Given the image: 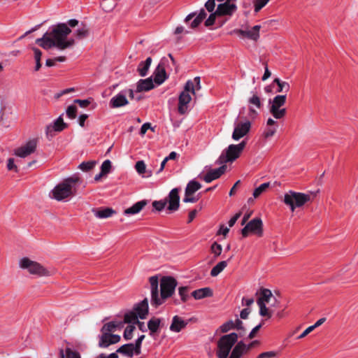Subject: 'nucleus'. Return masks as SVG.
<instances>
[{
  "instance_id": "1",
  "label": "nucleus",
  "mask_w": 358,
  "mask_h": 358,
  "mask_svg": "<svg viewBox=\"0 0 358 358\" xmlns=\"http://www.w3.org/2000/svg\"><path fill=\"white\" fill-rule=\"evenodd\" d=\"M151 292V304L155 307L162 305L166 299L170 298L175 292L178 285L177 280L172 276H163L160 282V294L159 293V279L157 275L149 278Z\"/></svg>"
},
{
  "instance_id": "2",
  "label": "nucleus",
  "mask_w": 358,
  "mask_h": 358,
  "mask_svg": "<svg viewBox=\"0 0 358 358\" xmlns=\"http://www.w3.org/2000/svg\"><path fill=\"white\" fill-rule=\"evenodd\" d=\"M71 32V29L65 23H59L52 27L50 31H47L43 36L36 40V43L45 50H49L53 47L58 48V44L66 39Z\"/></svg>"
},
{
  "instance_id": "3",
  "label": "nucleus",
  "mask_w": 358,
  "mask_h": 358,
  "mask_svg": "<svg viewBox=\"0 0 358 358\" xmlns=\"http://www.w3.org/2000/svg\"><path fill=\"white\" fill-rule=\"evenodd\" d=\"M317 192L304 194L294 191H289L284 196V203L290 208L293 212L296 208H301L308 201H311L315 196Z\"/></svg>"
},
{
  "instance_id": "4",
  "label": "nucleus",
  "mask_w": 358,
  "mask_h": 358,
  "mask_svg": "<svg viewBox=\"0 0 358 358\" xmlns=\"http://www.w3.org/2000/svg\"><path fill=\"white\" fill-rule=\"evenodd\" d=\"M80 181L78 176H73L65 179L57 185L52 191V196L57 201H62L73 194V186Z\"/></svg>"
},
{
  "instance_id": "5",
  "label": "nucleus",
  "mask_w": 358,
  "mask_h": 358,
  "mask_svg": "<svg viewBox=\"0 0 358 358\" xmlns=\"http://www.w3.org/2000/svg\"><path fill=\"white\" fill-rule=\"evenodd\" d=\"M238 334L231 333L220 337L217 341V350L216 352L218 358H227L229 352L238 341Z\"/></svg>"
},
{
  "instance_id": "6",
  "label": "nucleus",
  "mask_w": 358,
  "mask_h": 358,
  "mask_svg": "<svg viewBox=\"0 0 358 358\" xmlns=\"http://www.w3.org/2000/svg\"><path fill=\"white\" fill-rule=\"evenodd\" d=\"M285 103L286 94L277 95L273 100H269V112L274 118L280 120L285 116L287 110L285 108H282Z\"/></svg>"
},
{
  "instance_id": "7",
  "label": "nucleus",
  "mask_w": 358,
  "mask_h": 358,
  "mask_svg": "<svg viewBox=\"0 0 358 358\" xmlns=\"http://www.w3.org/2000/svg\"><path fill=\"white\" fill-rule=\"evenodd\" d=\"M190 93L194 94V83L188 80L184 87V90L180 93L178 98V113L181 115L185 114L187 110V105L192 100Z\"/></svg>"
},
{
  "instance_id": "8",
  "label": "nucleus",
  "mask_w": 358,
  "mask_h": 358,
  "mask_svg": "<svg viewBox=\"0 0 358 358\" xmlns=\"http://www.w3.org/2000/svg\"><path fill=\"white\" fill-rule=\"evenodd\" d=\"M20 266L22 268H27L31 274H36L41 276H49L54 273L53 270L49 271L44 268L38 262L30 260L24 257L20 260Z\"/></svg>"
},
{
  "instance_id": "9",
  "label": "nucleus",
  "mask_w": 358,
  "mask_h": 358,
  "mask_svg": "<svg viewBox=\"0 0 358 358\" xmlns=\"http://www.w3.org/2000/svg\"><path fill=\"white\" fill-rule=\"evenodd\" d=\"M250 232L257 234L258 236L263 235V222L260 218L252 219L241 230V234L244 238L247 237Z\"/></svg>"
},
{
  "instance_id": "10",
  "label": "nucleus",
  "mask_w": 358,
  "mask_h": 358,
  "mask_svg": "<svg viewBox=\"0 0 358 358\" xmlns=\"http://www.w3.org/2000/svg\"><path fill=\"white\" fill-rule=\"evenodd\" d=\"M37 147V140L29 141L24 145L15 150V155L17 157L24 158L34 153Z\"/></svg>"
},
{
  "instance_id": "11",
  "label": "nucleus",
  "mask_w": 358,
  "mask_h": 358,
  "mask_svg": "<svg viewBox=\"0 0 358 358\" xmlns=\"http://www.w3.org/2000/svg\"><path fill=\"white\" fill-rule=\"evenodd\" d=\"M250 128L251 123L248 120L237 123L232 134V138L234 141H238L250 131Z\"/></svg>"
},
{
  "instance_id": "12",
  "label": "nucleus",
  "mask_w": 358,
  "mask_h": 358,
  "mask_svg": "<svg viewBox=\"0 0 358 358\" xmlns=\"http://www.w3.org/2000/svg\"><path fill=\"white\" fill-rule=\"evenodd\" d=\"M179 188H173L169 192L167 198L165 199L167 200V203H169V206L167 210L170 212H174L178 210L180 206V196H179Z\"/></svg>"
},
{
  "instance_id": "13",
  "label": "nucleus",
  "mask_w": 358,
  "mask_h": 358,
  "mask_svg": "<svg viewBox=\"0 0 358 358\" xmlns=\"http://www.w3.org/2000/svg\"><path fill=\"white\" fill-rule=\"evenodd\" d=\"M120 339V336L117 334L104 333L99 336V346L106 348L110 345L117 343Z\"/></svg>"
},
{
  "instance_id": "14",
  "label": "nucleus",
  "mask_w": 358,
  "mask_h": 358,
  "mask_svg": "<svg viewBox=\"0 0 358 358\" xmlns=\"http://www.w3.org/2000/svg\"><path fill=\"white\" fill-rule=\"evenodd\" d=\"M260 28V25H255L250 30L234 29L231 32V34H236L240 36L246 37L253 41H257L259 38Z\"/></svg>"
},
{
  "instance_id": "15",
  "label": "nucleus",
  "mask_w": 358,
  "mask_h": 358,
  "mask_svg": "<svg viewBox=\"0 0 358 358\" xmlns=\"http://www.w3.org/2000/svg\"><path fill=\"white\" fill-rule=\"evenodd\" d=\"M63 115H61L52 124L47 126L46 134L48 136H53V131L60 132L67 127V124L64 122Z\"/></svg>"
},
{
  "instance_id": "16",
  "label": "nucleus",
  "mask_w": 358,
  "mask_h": 358,
  "mask_svg": "<svg viewBox=\"0 0 358 358\" xmlns=\"http://www.w3.org/2000/svg\"><path fill=\"white\" fill-rule=\"evenodd\" d=\"M133 311L137 315V316L143 320L146 317L148 314V300L145 298L140 303H136L133 308Z\"/></svg>"
},
{
  "instance_id": "17",
  "label": "nucleus",
  "mask_w": 358,
  "mask_h": 358,
  "mask_svg": "<svg viewBox=\"0 0 358 358\" xmlns=\"http://www.w3.org/2000/svg\"><path fill=\"white\" fill-rule=\"evenodd\" d=\"M231 1H225L223 3H220L217 8V14L218 16L222 15H231L236 10V6L234 3H231Z\"/></svg>"
},
{
  "instance_id": "18",
  "label": "nucleus",
  "mask_w": 358,
  "mask_h": 358,
  "mask_svg": "<svg viewBox=\"0 0 358 358\" xmlns=\"http://www.w3.org/2000/svg\"><path fill=\"white\" fill-rule=\"evenodd\" d=\"M129 103V101L125 96V93L121 91L120 93L114 96L110 100V106L113 108H117L127 106Z\"/></svg>"
},
{
  "instance_id": "19",
  "label": "nucleus",
  "mask_w": 358,
  "mask_h": 358,
  "mask_svg": "<svg viewBox=\"0 0 358 358\" xmlns=\"http://www.w3.org/2000/svg\"><path fill=\"white\" fill-rule=\"evenodd\" d=\"M154 80L156 84H162L168 78L164 64L160 62L156 67L154 73Z\"/></svg>"
},
{
  "instance_id": "20",
  "label": "nucleus",
  "mask_w": 358,
  "mask_h": 358,
  "mask_svg": "<svg viewBox=\"0 0 358 358\" xmlns=\"http://www.w3.org/2000/svg\"><path fill=\"white\" fill-rule=\"evenodd\" d=\"M226 169V165H222L217 169H212L206 174L203 180L206 182L209 183L213 180L219 178L224 173Z\"/></svg>"
},
{
  "instance_id": "21",
  "label": "nucleus",
  "mask_w": 358,
  "mask_h": 358,
  "mask_svg": "<svg viewBox=\"0 0 358 358\" xmlns=\"http://www.w3.org/2000/svg\"><path fill=\"white\" fill-rule=\"evenodd\" d=\"M154 88V84L152 78L141 79L137 84L136 92L149 91Z\"/></svg>"
},
{
  "instance_id": "22",
  "label": "nucleus",
  "mask_w": 358,
  "mask_h": 358,
  "mask_svg": "<svg viewBox=\"0 0 358 358\" xmlns=\"http://www.w3.org/2000/svg\"><path fill=\"white\" fill-rule=\"evenodd\" d=\"M187 323L182 320L178 315L173 317L172 323L170 326V330L174 332H180L183 328L186 327Z\"/></svg>"
},
{
  "instance_id": "23",
  "label": "nucleus",
  "mask_w": 358,
  "mask_h": 358,
  "mask_svg": "<svg viewBox=\"0 0 358 358\" xmlns=\"http://www.w3.org/2000/svg\"><path fill=\"white\" fill-rule=\"evenodd\" d=\"M245 353H247L245 344L243 341H240L235 345L229 358H241Z\"/></svg>"
},
{
  "instance_id": "24",
  "label": "nucleus",
  "mask_w": 358,
  "mask_h": 358,
  "mask_svg": "<svg viewBox=\"0 0 358 358\" xmlns=\"http://www.w3.org/2000/svg\"><path fill=\"white\" fill-rule=\"evenodd\" d=\"M192 296L196 300L213 296V291L209 287L201 288L192 292Z\"/></svg>"
},
{
  "instance_id": "25",
  "label": "nucleus",
  "mask_w": 358,
  "mask_h": 358,
  "mask_svg": "<svg viewBox=\"0 0 358 358\" xmlns=\"http://www.w3.org/2000/svg\"><path fill=\"white\" fill-rule=\"evenodd\" d=\"M148 203L146 200H141L140 201L136 202L130 208H127L124 210V214L126 215H134L138 213Z\"/></svg>"
},
{
  "instance_id": "26",
  "label": "nucleus",
  "mask_w": 358,
  "mask_h": 358,
  "mask_svg": "<svg viewBox=\"0 0 358 358\" xmlns=\"http://www.w3.org/2000/svg\"><path fill=\"white\" fill-rule=\"evenodd\" d=\"M152 61V60L151 57H148L145 61L141 62L139 64L137 68V71L141 77H145L147 76Z\"/></svg>"
},
{
  "instance_id": "27",
  "label": "nucleus",
  "mask_w": 358,
  "mask_h": 358,
  "mask_svg": "<svg viewBox=\"0 0 358 358\" xmlns=\"http://www.w3.org/2000/svg\"><path fill=\"white\" fill-rule=\"evenodd\" d=\"M225 152L228 156V160H231V162L236 160L241 155V152L234 144L229 145L225 150Z\"/></svg>"
},
{
  "instance_id": "28",
  "label": "nucleus",
  "mask_w": 358,
  "mask_h": 358,
  "mask_svg": "<svg viewBox=\"0 0 358 358\" xmlns=\"http://www.w3.org/2000/svg\"><path fill=\"white\" fill-rule=\"evenodd\" d=\"M201 187V185L195 180L189 181L187 187L185 188V194L186 196H189L190 194H194L196 191H198Z\"/></svg>"
},
{
  "instance_id": "29",
  "label": "nucleus",
  "mask_w": 358,
  "mask_h": 358,
  "mask_svg": "<svg viewBox=\"0 0 358 358\" xmlns=\"http://www.w3.org/2000/svg\"><path fill=\"white\" fill-rule=\"evenodd\" d=\"M94 212L96 217L101 219L110 217L115 213V211L110 208L94 210Z\"/></svg>"
},
{
  "instance_id": "30",
  "label": "nucleus",
  "mask_w": 358,
  "mask_h": 358,
  "mask_svg": "<svg viewBox=\"0 0 358 358\" xmlns=\"http://www.w3.org/2000/svg\"><path fill=\"white\" fill-rule=\"evenodd\" d=\"M259 295L260 296L257 301H262L264 304L269 303L270 299L273 296L271 291L266 288H262L260 289Z\"/></svg>"
},
{
  "instance_id": "31",
  "label": "nucleus",
  "mask_w": 358,
  "mask_h": 358,
  "mask_svg": "<svg viewBox=\"0 0 358 358\" xmlns=\"http://www.w3.org/2000/svg\"><path fill=\"white\" fill-rule=\"evenodd\" d=\"M59 358H80L79 352L66 348L65 351L63 349L59 350Z\"/></svg>"
},
{
  "instance_id": "32",
  "label": "nucleus",
  "mask_w": 358,
  "mask_h": 358,
  "mask_svg": "<svg viewBox=\"0 0 358 358\" xmlns=\"http://www.w3.org/2000/svg\"><path fill=\"white\" fill-rule=\"evenodd\" d=\"M133 348H134L133 343L124 344V345H122L121 347H120L116 350V352L124 355L129 357H133Z\"/></svg>"
},
{
  "instance_id": "33",
  "label": "nucleus",
  "mask_w": 358,
  "mask_h": 358,
  "mask_svg": "<svg viewBox=\"0 0 358 358\" xmlns=\"http://www.w3.org/2000/svg\"><path fill=\"white\" fill-rule=\"evenodd\" d=\"M277 84L278 88L276 90L277 93L287 92L289 90V84L287 82L282 81L280 78H275L273 81V84Z\"/></svg>"
},
{
  "instance_id": "34",
  "label": "nucleus",
  "mask_w": 358,
  "mask_h": 358,
  "mask_svg": "<svg viewBox=\"0 0 358 358\" xmlns=\"http://www.w3.org/2000/svg\"><path fill=\"white\" fill-rule=\"evenodd\" d=\"M120 323H116L115 322H110L105 324L102 328L101 329V334L104 333L112 334L114 332L117 328L120 327Z\"/></svg>"
},
{
  "instance_id": "35",
  "label": "nucleus",
  "mask_w": 358,
  "mask_h": 358,
  "mask_svg": "<svg viewBox=\"0 0 358 358\" xmlns=\"http://www.w3.org/2000/svg\"><path fill=\"white\" fill-rule=\"evenodd\" d=\"M227 266V261L220 262L217 265H215L210 271V275L213 277H215L218 275Z\"/></svg>"
},
{
  "instance_id": "36",
  "label": "nucleus",
  "mask_w": 358,
  "mask_h": 358,
  "mask_svg": "<svg viewBox=\"0 0 358 358\" xmlns=\"http://www.w3.org/2000/svg\"><path fill=\"white\" fill-rule=\"evenodd\" d=\"M161 323L159 318L152 317L148 322V328L150 331V334L155 333L158 331Z\"/></svg>"
},
{
  "instance_id": "37",
  "label": "nucleus",
  "mask_w": 358,
  "mask_h": 358,
  "mask_svg": "<svg viewBox=\"0 0 358 358\" xmlns=\"http://www.w3.org/2000/svg\"><path fill=\"white\" fill-rule=\"evenodd\" d=\"M257 303L259 308V315L262 317L271 318L273 313L272 310H269V308L266 307V305L262 301H257Z\"/></svg>"
},
{
  "instance_id": "38",
  "label": "nucleus",
  "mask_w": 358,
  "mask_h": 358,
  "mask_svg": "<svg viewBox=\"0 0 358 358\" xmlns=\"http://www.w3.org/2000/svg\"><path fill=\"white\" fill-rule=\"evenodd\" d=\"M190 287L188 286H182L178 288V294L180 296L181 301L182 302H186L189 298V291Z\"/></svg>"
},
{
  "instance_id": "39",
  "label": "nucleus",
  "mask_w": 358,
  "mask_h": 358,
  "mask_svg": "<svg viewBox=\"0 0 358 358\" xmlns=\"http://www.w3.org/2000/svg\"><path fill=\"white\" fill-rule=\"evenodd\" d=\"M89 32V28L85 24H83L82 27L76 31L75 34L78 39H83L88 36Z\"/></svg>"
},
{
  "instance_id": "40",
  "label": "nucleus",
  "mask_w": 358,
  "mask_h": 358,
  "mask_svg": "<svg viewBox=\"0 0 358 358\" xmlns=\"http://www.w3.org/2000/svg\"><path fill=\"white\" fill-rule=\"evenodd\" d=\"M32 50L34 52V59L36 61L35 71H38L41 67V59L42 52L37 48H32Z\"/></svg>"
},
{
  "instance_id": "41",
  "label": "nucleus",
  "mask_w": 358,
  "mask_h": 358,
  "mask_svg": "<svg viewBox=\"0 0 358 358\" xmlns=\"http://www.w3.org/2000/svg\"><path fill=\"white\" fill-rule=\"evenodd\" d=\"M138 317L137 315L134 311H131L124 315V322L127 324H135L138 322Z\"/></svg>"
},
{
  "instance_id": "42",
  "label": "nucleus",
  "mask_w": 358,
  "mask_h": 358,
  "mask_svg": "<svg viewBox=\"0 0 358 358\" xmlns=\"http://www.w3.org/2000/svg\"><path fill=\"white\" fill-rule=\"evenodd\" d=\"M248 103L255 106L257 108L260 109L262 107V103L260 97L255 93L248 99Z\"/></svg>"
},
{
  "instance_id": "43",
  "label": "nucleus",
  "mask_w": 358,
  "mask_h": 358,
  "mask_svg": "<svg viewBox=\"0 0 358 358\" xmlns=\"http://www.w3.org/2000/svg\"><path fill=\"white\" fill-rule=\"evenodd\" d=\"M96 164V162L94 160L83 162L79 165V168L83 171H89L92 170Z\"/></svg>"
},
{
  "instance_id": "44",
  "label": "nucleus",
  "mask_w": 358,
  "mask_h": 358,
  "mask_svg": "<svg viewBox=\"0 0 358 358\" xmlns=\"http://www.w3.org/2000/svg\"><path fill=\"white\" fill-rule=\"evenodd\" d=\"M269 182H265L260 185L254 190L253 196L255 198H257L258 196H259L269 187Z\"/></svg>"
},
{
  "instance_id": "45",
  "label": "nucleus",
  "mask_w": 358,
  "mask_h": 358,
  "mask_svg": "<svg viewBox=\"0 0 358 358\" xmlns=\"http://www.w3.org/2000/svg\"><path fill=\"white\" fill-rule=\"evenodd\" d=\"M136 327L134 325H129L124 331V338L127 341L131 340L133 337V332Z\"/></svg>"
},
{
  "instance_id": "46",
  "label": "nucleus",
  "mask_w": 358,
  "mask_h": 358,
  "mask_svg": "<svg viewBox=\"0 0 358 358\" xmlns=\"http://www.w3.org/2000/svg\"><path fill=\"white\" fill-rule=\"evenodd\" d=\"M66 115L70 119H75L77 115V107L75 105L69 106L66 110Z\"/></svg>"
},
{
  "instance_id": "47",
  "label": "nucleus",
  "mask_w": 358,
  "mask_h": 358,
  "mask_svg": "<svg viewBox=\"0 0 358 358\" xmlns=\"http://www.w3.org/2000/svg\"><path fill=\"white\" fill-rule=\"evenodd\" d=\"M167 204V200L154 201L152 202V206L157 210L162 211Z\"/></svg>"
},
{
  "instance_id": "48",
  "label": "nucleus",
  "mask_w": 358,
  "mask_h": 358,
  "mask_svg": "<svg viewBox=\"0 0 358 358\" xmlns=\"http://www.w3.org/2000/svg\"><path fill=\"white\" fill-rule=\"evenodd\" d=\"M234 321L229 320L227 322L224 323L222 326H220V329L222 333H226L230 331L231 329H234Z\"/></svg>"
},
{
  "instance_id": "49",
  "label": "nucleus",
  "mask_w": 358,
  "mask_h": 358,
  "mask_svg": "<svg viewBox=\"0 0 358 358\" xmlns=\"http://www.w3.org/2000/svg\"><path fill=\"white\" fill-rule=\"evenodd\" d=\"M75 43V41L74 39L73 38H71L68 41H66V39L62 42V43H59L58 44V49L59 50H65L69 47H71L74 45Z\"/></svg>"
},
{
  "instance_id": "50",
  "label": "nucleus",
  "mask_w": 358,
  "mask_h": 358,
  "mask_svg": "<svg viewBox=\"0 0 358 358\" xmlns=\"http://www.w3.org/2000/svg\"><path fill=\"white\" fill-rule=\"evenodd\" d=\"M111 169V162L109 159L105 160L101 166V171L105 175L110 173Z\"/></svg>"
},
{
  "instance_id": "51",
  "label": "nucleus",
  "mask_w": 358,
  "mask_h": 358,
  "mask_svg": "<svg viewBox=\"0 0 358 358\" xmlns=\"http://www.w3.org/2000/svg\"><path fill=\"white\" fill-rule=\"evenodd\" d=\"M136 171L142 175L146 173V165L143 161H138L135 165Z\"/></svg>"
},
{
  "instance_id": "52",
  "label": "nucleus",
  "mask_w": 358,
  "mask_h": 358,
  "mask_svg": "<svg viewBox=\"0 0 358 358\" xmlns=\"http://www.w3.org/2000/svg\"><path fill=\"white\" fill-rule=\"evenodd\" d=\"M222 250V247L220 244H218L216 242H214L211 245V251L215 255V257H218L221 255Z\"/></svg>"
},
{
  "instance_id": "53",
  "label": "nucleus",
  "mask_w": 358,
  "mask_h": 358,
  "mask_svg": "<svg viewBox=\"0 0 358 358\" xmlns=\"http://www.w3.org/2000/svg\"><path fill=\"white\" fill-rule=\"evenodd\" d=\"M268 1L269 0H256L255 1V12L258 13Z\"/></svg>"
},
{
  "instance_id": "54",
  "label": "nucleus",
  "mask_w": 358,
  "mask_h": 358,
  "mask_svg": "<svg viewBox=\"0 0 358 358\" xmlns=\"http://www.w3.org/2000/svg\"><path fill=\"white\" fill-rule=\"evenodd\" d=\"M275 132H276L275 127H267L263 133V136L265 138H268L273 136L275 134Z\"/></svg>"
},
{
  "instance_id": "55",
  "label": "nucleus",
  "mask_w": 358,
  "mask_h": 358,
  "mask_svg": "<svg viewBox=\"0 0 358 358\" xmlns=\"http://www.w3.org/2000/svg\"><path fill=\"white\" fill-rule=\"evenodd\" d=\"M216 16H218V14H217V11L215 10V12L211 13L208 19L205 21V26L210 27L214 24Z\"/></svg>"
},
{
  "instance_id": "56",
  "label": "nucleus",
  "mask_w": 358,
  "mask_h": 358,
  "mask_svg": "<svg viewBox=\"0 0 358 358\" xmlns=\"http://www.w3.org/2000/svg\"><path fill=\"white\" fill-rule=\"evenodd\" d=\"M199 199V196H194V194H190L189 196H186V194H185V196H184L182 201L185 203H196Z\"/></svg>"
},
{
  "instance_id": "57",
  "label": "nucleus",
  "mask_w": 358,
  "mask_h": 358,
  "mask_svg": "<svg viewBox=\"0 0 358 358\" xmlns=\"http://www.w3.org/2000/svg\"><path fill=\"white\" fill-rule=\"evenodd\" d=\"M205 7L208 12H213L215 7V0H208L207 2L205 3Z\"/></svg>"
},
{
  "instance_id": "58",
  "label": "nucleus",
  "mask_w": 358,
  "mask_h": 358,
  "mask_svg": "<svg viewBox=\"0 0 358 358\" xmlns=\"http://www.w3.org/2000/svg\"><path fill=\"white\" fill-rule=\"evenodd\" d=\"M276 356V352L273 351L265 352L259 354L257 358H271Z\"/></svg>"
},
{
  "instance_id": "59",
  "label": "nucleus",
  "mask_w": 358,
  "mask_h": 358,
  "mask_svg": "<svg viewBox=\"0 0 358 358\" xmlns=\"http://www.w3.org/2000/svg\"><path fill=\"white\" fill-rule=\"evenodd\" d=\"M229 162H231V160H228V156L227 155V153L222 152L217 160V164H222Z\"/></svg>"
},
{
  "instance_id": "60",
  "label": "nucleus",
  "mask_w": 358,
  "mask_h": 358,
  "mask_svg": "<svg viewBox=\"0 0 358 358\" xmlns=\"http://www.w3.org/2000/svg\"><path fill=\"white\" fill-rule=\"evenodd\" d=\"M74 103H78L81 108H86L90 104L91 101L89 99H75Z\"/></svg>"
},
{
  "instance_id": "61",
  "label": "nucleus",
  "mask_w": 358,
  "mask_h": 358,
  "mask_svg": "<svg viewBox=\"0 0 358 358\" xmlns=\"http://www.w3.org/2000/svg\"><path fill=\"white\" fill-rule=\"evenodd\" d=\"M7 168L8 170H14L16 172L17 171V167L14 164V159L13 158L8 159V164H7Z\"/></svg>"
},
{
  "instance_id": "62",
  "label": "nucleus",
  "mask_w": 358,
  "mask_h": 358,
  "mask_svg": "<svg viewBox=\"0 0 358 358\" xmlns=\"http://www.w3.org/2000/svg\"><path fill=\"white\" fill-rule=\"evenodd\" d=\"M314 327L313 326L308 327L307 329H306L302 334H301L298 338L301 339L306 337L308 334H309L310 332H312L314 330Z\"/></svg>"
},
{
  "instance_id": "63",
  "label": "nucleus",
  "mask_w": 358,
  "mask_h": 358,
  "mask_svg": "<svg viewBox=\"0 0 358 358\" xmlns=\"http://www.w3.org/2000/svg\"><path fill=\"white\" fill-rule=\"evenodd\" d=\"M241 212H238L237 213L234 217H232L230 220L229 221V226L230 227H233L235 223L236 222V221L238 220V219L241 217Z\"/></svg>"
},
{
  "instance_id": "64",
  "label": "nucleus",
  "mask_w": 358,
  "mask_h": 358,
  "mask_svg": "<svg viewBox=\"0 0 358 358\" xmlns=\"http://www.w3.org/2000/svg\"><path fill=\"white\" fill-rule=\"evenodd\" d=\"M262 326V324L261 323L259 325L256 326L255 328H253L252 330L250 331L248 338L250 339L253 338L255 336L256 334L258 332V331L261 329Z\"/></svg>"
}]
</instances>
